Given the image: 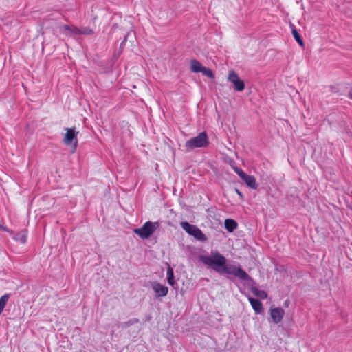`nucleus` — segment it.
<instances>
[{
	"label": "nucleus",
	"mask_w": 352,
	"mask_h": 352,
	"mask_svg": "<svg viewBox=\"0 0 352 352\" xmlns=\"http://www.w3.org/2000/svg\"><path fill=\"white\" fill-rule=\"evenodd\" d=\"M199 258L204 265L212 267L219 273H221V269L226 262L225 256L217 251L211 252L210 256L201 255Z\"/></svg>",
	"instance_id": "obj_1"
},
{
	"label": "nucleus",
	"mask_w": 352,
	"mask_h": 352,
	"mask_svg": "<svg viewBox=\"0 0 352 352\" xmlns=\"http://www.w3.org/2000/svg\"><path fill=\"white\" fill-rule=\"evenodd\" d=\"M158 222L146 221L140 228L133 230V232L138 234L141 239H148L158 228Z\"/></svg>",
	"instance_id": "obj_2"
},
{
	"label": "nucleus",
	"mask_w": 352,
	"mask_h": 352,
	"mask_svg": "<svg viewBox=\"0 0 352 352\" xmlns=\"http://www.w3.org/2000/svg\"><path fill=\"white\" fill-rule=\"evenodd\" d=\"M209 144L208 138L206 132H201L195 138H190L185 143V146L189 150L197 148L206 147Z\"/></svg>",
	"instance_id": "obj_3"
},
{
	"label": "nucleus",
	"mask_w": 352,
	"mask_h": 352,
	"mask_svg": "<svg viewBox=\"0 0 352 352\" xmlns=\"http://www.w3.org/2000/svg\"><path fill=\"white\" fill-rule=\"evenodd\" d=\"M66 133L64 135L63 142L67 146H71V152L74 153L78 146L77 135L78 132L74 128H65Z\"/></svg>",
	"instance_id": "obj_4"
},
{
	"label": "nucleus",
	"mask_w": 352,
	"mask_h": 352,
	"mask_svg": "<svg viewBox=\"0 0 352 352\" xmlns=\"http://www.w3.org/2000/svg\"><path fill=\"white\" fill-rule=\"evenodd\" d=\"M180 226L189 235L193 236L197 240L200 241H207V238L205 234L196 226L190 224L186 221L182 222Z\"/></svg>",
	"instance_id": "obj_5"
},
{
	"label": "nucleus",
	"mask_w": 352,
	"mask_h": 352,
	"mask_svg": "<svg viewBox=\"0 0 352 352\" xmlns=\"http://www.w3.org/2000/svg\"><path fill=\"white\" fill-rule=\"evenodd\" d=\"M221 273L233 274L241 280L249 279L248 274L240 267L232 264H225L221 269Z\"/></svg>",
	"instance_id": "obj_6"
},
{
	"label": "nucleus",
	"mask_w": 352,
	"mask_h": 352,
	"mask_svg": "<svg viewBox=\"0 0 352 352\" xmlns=\"http://www.w3.org/2000/svg\"><path fill=\"white\" fill-rule=\"evenodd\" d=\"M228 80L230 81L234 87V89L237 91H241L245 89V83L240 78L239 75L233 70L229 72Z\"/></svg>",
	"instance_id": "obj_7"
},
{
	"label": "nucleus",
	"mask_w": 352,
	"mask_h": 352,
	"mask_svg": "<svg viewBox=\"0 0 352 352\" xmlns=\"http://www.w3.org/2000/svg\"><path fill=\"white\" fill-rule=\"evenodd\" d=\"M270 318L275 324H278L283 318L285 311L280 307H271L270 309Z\"/></svg>",
	"instance_id": "obj_8"
},
{
	"label": "nucleus",
	"mask_w": 352,
	"mask_h": 352,
	"mask_svg": "<svg viewBox=\"0 0 352 352\" xmlns=\"http://www.w3.org/2000/svg\"><path fill=\"white\" fill-rule=\"evenodd\" d=\"M151 287L155 293L156 296L159 298L166 296L168 292V288L166 286L157 282L153 283Z\"/></svg>",
	"instance_id": "obj_9"
},
{
	"label": "nucleus",
	"mask_w": 352,
	"mask_h": 352,
	"mask_svg": "<svg viewBox=\"0 0 352 352\" xmlns=\"http://www.w3.org/2000/svg\"><path fill=\"white\" fill-rule=\"evenodd\" d=\"M60 31L62 34L71 36L72 35H76L79 33V29L74 26H69L67 25H63L60 28Z\"/></svg>",
	"instance_id": "obj_10"
},
{
	"label": "nucleus",
	"mask_w": 352,
	"mask_h": 352,
	"mask_svg": "<svg viewBox=\"0 0 352 352\" xmlns=\"http://www.w3.org/2000/svg\"><path fill=\"white\" fill-rule=\"evenodd\" d=\"M248 300L250 302V304H251L253 309L256 312V314H259L263 312V304L260 300L253 298L252 297H249Z\"/></svg>",
	"instance_id": "obj_11"
},
{
	"label": "nucleus",
	"mask_w": 352,
	"mask_h": 352,
	"mask_svg": "<svg viewBox=\"0 0 352 352\" xmlns=\"http://www.w3.org/2000/svg\"><path fill=\"white\" fill-rule=\"evenodd\" d=\"M241 179L250 188L252 189H256L257 185L256 183V179L254 176L248 175L245 174Z\"/></svg>",
	"instance_id": "obj_12"
},
{
	"label": "nucleus",
	"mask_w": 352,
	"mask_h": 352,
	"mask_svg": "<svg viewBox=\"0 0 352 352\" xmlns=\"http://www.w3.org/2000/svg\"><path fill=\"white\" fill-rule=\"evenodd\" d=\"M203 67L199 61L195 59L190 61V69L193 72H201Z\"/></svg>",
	"instance_id": "obj_13"
},
{
	"label": "nucleus",
	"mask_w": 352,
	"mask_h": 352,
	"mask_svg": "<svg viewBox=\"0 0 352 352\" xmlns=\"http://www.w3.org/2000/svg\"><path fill=\"white\" fill-rule=\"evenodd\" d=\"M225 227L228 232H231L236 228L237 223L234 220L228 219L225 221Z\"/></svg>",
	"instance_id": "obj_14"
},
{
	"label": "nucleus",
	"mask_w": 352,
	"mask_h": 352,
	"mask_svg": "<svg viewBox=\"0 0 352 352\" xmlns=\"http://www.w3.org/2000/svg\"><path fill=\"white\" fill-rule=\"evenodd\" d=\"M166 275H167V282L169 285L173 286L175 283V278H174V272L173 269L168 265L166 271Z\"/></svg>",
	"instance_id": "obj_15"
},
{
	"label": "nucleus",
	"mask_w": 352,
	"mask_h": 352,
	"mask_svg": "<svg viewBox=\"0 0 352 352\" xmlns=\"http://www.w3.org/2000/svg\"><path fill=\"white\" fill-rule=\"evenodd\" d=\"M251 290H252V292L255 296L260 298L261 299H265L267 297V293L263 290H260L256 287H252Z\"/></svg>",
	"instance_id": "obj_16"
},
{
	"label": "nucleus",
	"mask_w": 352,
	"mask_h": 352,
	"mask_svg": "<svg viewBox=\"0 0 352 352\" xmlns=\"http://www.w3.org/2000/svg\"><path fill=\"white\" fill-rule=\"evenodd\" d=\"M14 239L19 241L21 243H25L27 239L26 233L25 232H19L14 235Z\"/></svg>",
	"instance_id": "obj_17"
},
{
	"label": "nucleus",
	"mask_w": 352,
	"mask_h": 352,
	"mask_svg": "<svg viewBox=\"0 0 352 352\" xmlns=\"http://www.w3.org/2000/svg\"><path fill=\"white\" fill-rule=\"evenodd\" d=\"M8 298L9 296L8 294H5L0 298V314H1V312L4 309L6 303L8 300Z\"/></svg>",
	"instance_id": "obj_18"
},
{
	"label": "nucleus",
	"mask_w": 352,
	"mask_h": 352,
	"mask_svg": "<svg viewBox=\"0 0 352 352\" xmlns=\"http://www.w3.org/2000/svg\"><path fill=\"white\" fill-rule=\"evenodd\" d=\"M292 34L294 37V38L296 39V41L300 45H303V41L301 39V37L300 36V34H298V32H297V30L296 29H293L292 30Z\"/></svg>",
	"instance_id": "obj_19"
},
{
	"label": "nucleus",
	"mask_w": 352,
	"mask_h": 352,
	"mask_svg": "<svg viewBox=\"0 0 352 352\" xmlns=\"http://www.w3.org/2000/svg\"><path fill=\"white\" fill-rule=\"evenodd\" d=\"M201 72L210 78H213L214 77L212 71L206 67H203Z\"/></svg>",
	"instance_id": "obj_20"
},
{
	"label": "nucleus",
	"mask_w": 352,
	"mask_h": 352,
	"mask_svg": "<svg viewBox=\"0 0 352 352\" xmlns=\"http://www.w3.org/2000/svg\"><path fill=\"white\" fill-rule=\"evenodd\" d=\"M94 33L93 30L89 28H84L82 29H79V33L82 34H92Z\"/></svg>",
	"instance_id": "obj_21"
},
{
	"label": "nucleus",
	"mask_w": 352,
	"mask_h": 352,
	"mask_svg": "<svg viewBox=\"0 0 352 352\" xmlns=\"http://www.w3.org/2000/svg\"><path fill=\"white\" fill-rule=\"evenodd\" d=\"M234 170L235 171V173H236L238 174V175L241 177V179L246 174L242 170V169H241L238 167H234Z\"/></svg>",
	"instance_id": "obj_22"
},
{
	"label": "nucleus",
	"mask_w": 352,
	"mask_h": 352,
	"mask_svg": "<svg viewBox=\"0 0 352 352\" xmlns=\"http://www.w3.org/2000/svg\"><path fill=\"white\" fill-rule=\"evenodd\" d=\"M0 229H1L3 231H6V232H10L9 229L7 227H5L1 224H0Z\"/></svg>",
	"instance_id": "obj_23"
},
{
	"label": "nucleus",
	"mask_w": 352,
	"mask_h": 352,
	"mask_svg": "<svg viewBox=\"0 0 352 352\" xmlns=\"http://www.w3.org/2000/svg\"><path fill=\"white\" fill-rule=\"evenodd\" d=\"M349 96V98L352 99V89H351Z\"/></svg>",
	"instance_id": "obj_24"
},
{
	"label": "nucleus",
	"mask_w": 352,
	"mask_h": 352,
	"mask_svg": "<svg viewBox=\"0 0 352 352\" xmlns=\"http://www.w3.org/2000/svg\"><path fill=\"white\" fill-rule=\"evenodd\" d=\"M129 35V33L127 34V35L125 36L124 41H123V43L125 42L126 41V38H127V36Z\"/></svg>",
	"instance_id": "obj_25"
},
{
	"label": "nucleus",
	"mask_w": 352,
	"mask_h": 352,
	"mask_svg": "<svg viewBox=\"0 0 352 352\" xmlns=\"http://www.w3.org/2000/svg\"><path fill=\"white\" fill-rule=\"evenodd\" d=\"M236 190V192L240 195V196H242L241 193L238 190Z\"/></svg>",
	"instance_id": "obj_26"
}]
</instances>
